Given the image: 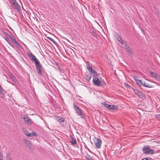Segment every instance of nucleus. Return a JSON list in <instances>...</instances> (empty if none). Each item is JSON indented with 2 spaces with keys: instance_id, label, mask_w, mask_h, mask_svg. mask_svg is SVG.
<instances>
[{
  "instance_id": "1",
  "label": "nucleus",
  "mask_w": 160,
  "mask_h": 160,
  "mask_svg": "<svg viewBox=\"0 0 160 160\" xmlns=\"http://www.w3.org/2000/svg\"><path fill=\"white\" fill-rule=\"evenodd\" d=\"M73 106L74 109L78 115L80 116L81 118H83L84 115L82 114L81 109L77 106L76 103L74 102L73 103Z\"/></svg>"
},
{
  "instance_id": "2",
  "label": "nucleus",
  "mask_w": 160,
  "mask_h": 160,
  "mask_svg": "<svg viewBox=\"0 0 160 160\" xmlns=\"http://www.w3.org/2000/svg\"><path fill=\"white\" fill-rule=\"evenodd\" d=\"M38 74L40 75H42V71H43L42 66L40 64L39 61L35 64Z\"/></svg>"
},
{
  "instance_id": "3",
  "label": "nucleus",
  "mask_w": 160,
  "mask_h": 160,
  "mask_svg": "<svg viewBox=\"0 0 160 160\" xmlns=\"http://www.w3.org/2000/svg\"><path fill=\"white\" fill-rule=\"evenodd\" d=\"M27 54L31 60L33 61L35 64L39 62V61L33 54L29 52H28L27 53Z\"/></svg>"
},
{
  "instance_id": "4",
  "label": "nucleus",
  "mask_w": 160,
  "mask_h": 160,
  "mask_svg": "<svg viewBox=\"0 0 160 160\" xmlns=\"http://www.w3.org/2000/svg\"><path fill=\"white\" fill-rule=\"evenodd\" d=\"M143 152L145 154H152L153 153V151L149 147L146 146L144 147L142 149Z\"/></svg>"
},
{
  "instance_id": "5",
  "label": "nucleus",
  "mask_w": 160,
  "mask_h": 160,
  "mask_svg": "<svg viewBox=\"0 0 160 160\" xmlns=\"http://www.w3.org/2000/svg\"><path fill=\"white\" fill-rule=\"evenodd\" d=\"M92 82L93 83L94 85L98 87H100V84H101V82L98 78L96 76H95L93 79Z\"/></svg>"
},
{
  "instance_id": "6",
  "label": "nucleus",
  "mask_w": 160,
  "mask_h": 160,
  "mask_svg": "<svg viewBox=\"0 0 160 160\" xmlns=\"http://www.w3.org/2000/svg\"><path fill=\"white\" fill-rule=\"evenodd\" d=\"M87 69L88 70L91 74H92L94 76H97V72L92 67L90 66L89 64H87Z\"/></svg>"
},
{
  "instance_id": "7",
  "label": "nucleus",
  "mask_w": 160,
  "mask_h": 160,
  "mask_svg": "<svg viewBox=\"0 0 160 160\" xmlns=\"http://www.w3.org/2000/svg\"><path fill=\"white\" fill-rule=\"evenodd\" d=\"M102 144V141L99 138H98L96 142H95V145L96 148H100Z\"/></svg>"
},
{
  "instance_id": "8",
  "label": "nucleus",
  "mask_w": 160,
  "mask_h": 160,
  "mask_svg": "<svg viewBox=\"0 0 160 160\" xmlns=\"http://www.w3.org/2000/svg\"><path fill=\"white\" fill-rule=\"evenodd\" d=\"M23 140L26 144V146L29 148H31L32 146V143L31 141L25 138H23Z\"/></svg>"
},
{
  "instance_id": "9",
  "label": "nucleus",
  "mask_w": 160,
  "mask_h": 160,
  "mask_svg": "<svg viewBox=\"0 0 160 160\" xmlns=\"http://www.w3.org/2000/svg\"><path fill=\"white\" fill-rule=\"evenodd\" d=\"M14 6L13 8L16 10L18 12H20L21 11V7L18 3L16 2L15 3L14 5H13Z\"/></svg>"
},
{
  "instance_id": "10",
  "label": "nucleus",
  "mask_w": 160,
  "mask_h": 160,
  "mask_svg": "<svg viewBox=\"0 0 160 160\" xmlns=\"http://www.w3.org/2000/svg\"><path fill=\"white\" fill-rule=\"evenodd\" d=\"M115 37L116 38V39L122 45L123 44V41L122 40V38L118 34L116 33H115L114 35Z\"/></svg>"
},
{
  "instance_id": "11",
  "label": "nucleus",
  "mask_w": 160,
  "mask_h": 160,
  "mask_svg": "<svg viewBox=\"0 0 160 160\" xmlns=\"http://www.w3.org/2000/svg\"><path fill=\"white\" fill-rule=\"evenodd\" d=\"M24 122L28 124H31V121L29 119V117L27 115H24L23 118Z\"/></svg>"
},
{
  "instance_id": "12",
  "label": "nucleus",
  "mask_w": 160,
  "mask_h": 160,
  "mask_svg": "<svg viewBox=\"0 0 160 160\" xmlns=\"http://www.w3.org/2000/svg\"><path fill=\"white\" fill-rule=\"evenodd\" d=\"M138 78V77L136 76H134L133 78L136 84L138 86H140V80H139Z\"/></svg>"
},
{
  "instance_id": "13",
  "label": "nucleus",
  "mask_w": 160,
  "mask_h": 160,
  "mask_svg": "<svg viewBox=\"0 0 160 160\" xmlns=\"http://www.w3.org/2000/svg\"><path fill=\"white\" fill-rule=\"evenodd\" d=\"M0 94L1 97L3 98L4 97V90H3L0 85Z\"/></svg>"
},
{
  "instance_id": "14",
  "label": "nucleus",
  "mask_w": 160,
  "mask_h": 160,
  "mask_svg": "<svg viewBox=\"0 0 160 160\" xmlns=\"http://www.w3.org/2000/svg\"><path fill=\"white\" fill-rule=\"evenodd\" d=\"M91 77V74H86L85 75V78L88 81L90 80Z\"/></svg>"
},
{
  "instance_id": "15",
  "label": "nucleus",
  "mask_w": 160,
  "mask_h": 160,
  "mask_svg": "<svg viewBox=\"0 0 160 160\" xmlns=\"http://www.w3.org/2000/svg\"><path fill=\"white\" fill-rule=\"evenodd\" d=\"M56 120L59 122H63L64 121L65 119L61 117L60 118H59L58 116H55Z\"/></svg>"
},
{
  "instance_id": "16",
  "label": "nucleus",
  "mask_w": 160,
  "mask_h": 160,
  "mask_svg": "<svg viewBox=\"0 0 160 160\" xmlns=\"http://www.w3.org/2000/svg\"><path fill=\"white\" fill-rule=\"evenodd\" d=\"M118 109V107L116 105H110V107L109 109L110 110H116Z\"/></svg>"
},
{
  "instance_id": "17",
  "label": "nucleus",
  "mask_w": 160,
  "mask_h": 160,
  "mask_svg": "<svg viewBox=\"0 0 160 160\" xmlns=\"http://www.w3.org/2000/svg\"><path fill=\"white\" fill-rule=\"evenodd\" d=\"M141 84L142 85L144 86L148 87V88H151L152 87L150 85L148 84L147 83H146L145 82H141Z\"/></svg>"
},
{
  "instance_id": "18",
  "label": "nucleus",
  "mask_w": 160,
  "mask_h": 160,
  "mask_svg": "<svg viewBox=\"0 0 160 160\" xmlns=\"http://www.w3.org/2000/svg\"><path fill=\"white\" fill-rule=\"evenodd\" d=\"M154 77L157 80L160 81V77L158 76L156 73H154V75L152 76Z\"/></svg>"
},
{
  "instance_id": "19",
  "label": "nucleus",
  "mask_w": 160,
  "mask_h": 160,
  "mask_svg": "<svg viewBox=\"0 0 160 160\" xmlns=\"http://www.w3.org/2000/svg\"><path fill=\"white\" fill-rule=\"evenodd\" d=\"M133 90H134L135 93L139 97H140V91L137 89H133Z\"/></svg>"
},
{
  "instance_id": "20",
  "label": "nucleus",
  "mask_w": 160,
  "mask_h": 160,
  "mask_svg": "<svg viewBox=\"0 0 160 160\" xmlns=\"http://www.w3.org/2000/svg\"><path fill=\"white\" fill-rule=\"evenodd\" d=\"M124 48H125L126 51L128 52H131V49L129 48L128 46H127V45H125V46H124Z\"/></svg>"
},
{
  "instance_id": "21",
  "label": "nucleus",
  "mask_w": 160,
  "mask_h": 160,
  "mask_svg": "<svg viewBox=\"0 0 160 160\" xmlns=\"http://www.w3.org/2000/svg\"><path fill=\"white\" fill-rule=\"evenodd\" d=\"M103 104L104 106L109 109L110 107V105L106 103L105 102H103Z\"/></svg>"
},
{
  "instance_id": "22",
  "label": "nucleus",
  "mask_w": 160,
  "mask_h": 160,
  "mask_svg": "<svg viewBox=\"0 0 160 160\" xmlns=\"http://www.w3.org/2000/svg\"><path fill=\"white\" fill-rule=\"evenodd\" d=\"M71 143L73 145H75L76 144L77 141L76 139H74L73 138H72Z\"/></svg>"
},
{
  "instance_id": "23",
  "label": "nucleus",
  "mask_w": 160,
  "mask_h": 160,
  "mask_svg": "<svg viewBox=\"0 0 160 160\" xmlns=\"http://www.w3.org/2000/svg\"><path fill=\"white\" fill-rule=\"evenodd\" d=\"M29 134L30 135H29V137H33V136L37 135V133L35 132H32L30 133V134Z\"/></svg>"
},
{
  "instance_id": "24",
  "label": "nucleus",
  "mask_w": 160,
  "mask_h": 160,
  "mask_svg": "<svg viewBox=\"0 0 160 160\" xmlns=\"http://www.w3.org/2000/svg\"><path fill=\"white\" fill-rule=\"evenodd\" d=\"M11 158L10 154L9 153H7L6 159L7 160H10Z\"/></svg>"
},
{
  "instance_id": "25",
  "label": "nucleus",
  "mask_w": 160,
  "mask_h": 160,
  "mask_svg": "<svg viewBox=\"0 0 160 160\" xmlns=\"http://www.w3.org/2000/svg\"><path fill=\"white\" fill-rule=\"evenodd\" d=\"M10 38L11 39V40H12V42L14 43V42L15 41H16V39H15V37L13 36V35H12V36L11 37H10Z\"/></svg>"
},
{
  "instance_id": "26",
  "label": "nucleus",
  "mask_w": 160,
  "mask_h": 160,
  "mask_svg": "<svg viewBox=\"0 0 160 160\" xmlns=\"http://www.w3.org/2000/svg\"><path fill=\"white\" fill-rule=\"evenodd\" d=\"M101 84H100V86H103L106 85V83L103 80L101 81Z\"/></svg>"
},
{
  "instance_id": "27",
  "label": "nucleus",
  "mask_w": 160,
  "mask_h": 160,
  "mask_svg": "<svg viewBox=\"0 0 160 160\" xmlns=\"http://www.w3.org/2000/svg\"><path fill=\"white\" fill-rule=\"evenodd\" d=\"M14 43L16 45V47L17 48H21V46L20 45L18 42L16 40L15 42H14Z\"/></svg>"
},
{
  "instance_id": "28",
  "label": "nucleus",
  "mask_w": 160,
  "mask_h": 160,
  "mask_svg": "<svg viewBox=\"0 0 160 160\" xmlns=\"http://www.w3.org/2000/svg\"><path fill=\"white\" fill-rule=\"evenodd\" d=\"M3 33L4 35L7 36L9 38H10V37H11L12 36V34L10 35V34H8V32H3Z\"/></svg>"
},
{
  "instance_id": "29",
  "label": "nucleus",
  "mask_w": 160,
  "mask_h": 160,
  "mask_svg": "<svg viewBox=\"0 0 160 160\" xmlns=\"http://www.w3.org/2000/svg\"><path fill=\"white\" fill-rule=\"evenodd\" d=\"M5 40L7 42L12 48H14L13 46L12 45L11 43H10L9 41L8 38H4Z\"/></svg>"
},
{
  "instance_id": "30",
  "label": "nucleus",
  "mask_w": 160,
  "mask_h": 160,
  "mask_svg": "<svg viewBox=\"0 0 160 160\" xmlns=\"http://www.w3.org/2000/svg\"><path fill=\"white\" fill-rule=\"evenodd\" d=\"M24 132L26 135L28 136H29V135H30L29 134H30V133H29L26 130H24Z\"/></svg>"
},
{
  "instance_id": "31",
  "label": "nucleus",
  "mask_w": 160,
  "mask_h": 160,
  "mask_svg": "<svg viewBox=\"0 0 160 160\" xmlns=\"http://www.w3.org/2000/svg\"><path fill=\"white\" fill-rule=\"evenodd\" d=\"M46 37H47V38H48L51 41H52L54 43L55 42V40L53 39L52 38H51V37H48V36H46Z\"/></svg>"
},
{
  "instance_id": "32",
  "label": "nucleus",
  "mask_w": 160,
  "mask_h": 160,
  "mask_svg": "<svg viewBox=\"0 0 160 160\" xmlns=\"http://www.w3.org/2000/svg\"><path fill=\"white\" fill-rule=\"evenodd\" d=\"M16 0H10V3L12 5H14L15 3H16Z\"/></svg>"
},
{
  "instance_id": "33",
  "label": "nucleus",
  "mask_w": 160,
  "mask_h": 160,
  "mask_svg": "<svg viewBox=\"0 0 160 160\" xmlns=\"http://www.w3.org/2000/svg\"><path fill=\"white\" fill-rule=\"evenodd\" d=\"M141 98L143 99L145 98V95L142 93L141 92Z\"/></svg>"
},
{
  "instance_id": "34",
  "label": "nucleus",
  "mask_w": 160,
  "mask_h": 160,
  "mask_svg": "<svg viewBox=\"0 0 160 160\" xmlns=\"http://www.w3.org/2000/svg\"><path fill=\"white\" fill-rule=\"evenodd\" d=\"M86 158L87 160H92H92H93L92 158L89 156L86 157Z\"/></svg>"
},
{
  "instance_id": "35",
  "label": "nucleus",
  "mask_w": 160,
  "mask_h": 160,
  "mask_svg": "<svg viewBox=\"0 0 160 160\" xmlns=\"http://www.w3.org/2000/svg\"><path fill=\"white\" fill-rule=\"evenodd\" d=\"M91 35L92 36H94V37H96V33L94 31H92V32H91Z\"/></svg>"
},
{
  "instance_id": "36",
  "label": "nucleus",
  "mask_w": 160,
  "mask_h": 160,
  "mask_svg": "<svg viewBox=\"0 0 160 160\" xmlns=\"http://www.w3.org/2000/svg\"><path fill=\"white\" fill-rule=\"evenodd\" d=\"M10 77L13 81H15L16 80V78L12 75H10Z\"/></svg>"
},
{
  "instance_id": "37",
  "label": "nucleus",
  "mask_w": 160,
  "mask_h": 160,
  "mask_svg": "<svg viewBox=\"0 0 160 160\" xmlns=\"http://www.w3.org/2000/svg\"><path fill=\"white\" fill-rule=\"evenodd\" d=\"M156 117L158 119L160 120V114L157 115Z\"/></svg>"
},
{
  "instance_id": "38",
  "label": "nucleus",
  "mask_w": 160,
  "mask_h": 160,
  "mask_svg": "<svg viewBox=\"0 0 160 160\" xmlns=\"http://www.w3.org/2000/svg\"><path fill=\"white\" fill-rule=\"evenodd\" d=\"M149 158H143L141 160H144V159H145L146 160H149ZM150 159L151 160H152V159H151V158H150Z\"/></svg>"
},
{
  "instance_id": "39",
  "label": "nucleus",
  "mask_w": 160,
  "mask_h": 160,
  "mask_svg": "<svg viewBox=\"0 0 160 160\" xmlns=\"http://www.w3.org/2000/svg\"><path fill=\"white\" fill-rule=\"evenodd\" d=\"M155 72H153L152 71H150V73L153 76V75H154V73H155Z\"/></svg>"
},
{
  "instance_id": "40",
  "label": "nucleus",
  "mask_w": 160,
  "mask_h": 160,
  "mask_svg": "<svg viewBox=\"0 0 160 160\" xmlns=\"http://www.w3.org/2000/svg\"><path fill=\"white\" fill-rule=\"evenodd\" d=\"M2 157L1 155V153L0 152V160H2Z\"/></svg>"
}]
</instances>
